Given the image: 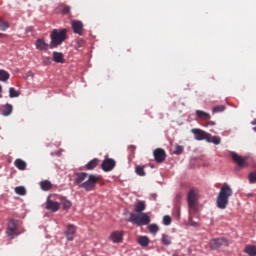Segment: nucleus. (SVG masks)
<instances>
[{
    "mask_svg": "<svg viewBox=\"0 0 256 256\" xmlns=\"http://www.w3.org/2000/svg\"><path fill=\"white\" fill-rule=\"evenodd\" d=\"M74 184L84 191H95L97 183H99L101 177L94 174H87V172H77L74 175Z\"/></svg>",
    "mask_w": 256,
    "mask_h": 256,
    "instance_id": "nucleus-1",
    "label": "nucleus"
},
{
    "mask_svg": "<svg viewBox=\"0 0 256 256\" xmlns=\"http://www.w3.org/2000/svg\"><path fill=\"white\" fill-rule=\"evenodd\" d=\"M233 195V189L227 183H224L218 193L216 203L219 209H227L229 197Z\"/></svg>",
    "mask_w": 256,
    "mask_h": 256,
    "instance_id": "nucleus-2",
    "label": "nucleus"
},
{
    "mask_svg": "<svg viewBox=\"0 0 256 256\" xmlns=\"http://www.w3.org/2000/svg\"><path fill=\"white\" fill-rule=\"evenodd\" d=\"M50 49H56L59 45H62L67 40V29H53L50 33Z\"/></svg>",
    "mask_w": 256,
    "mask_h": 256,
    "instance_id": "nucleus-3",
    "label": "nucleus"
},
{
    "mask_svg": "<svg viewBox=\"0 0 256 256\" xmlns=\"http://www.w3.org/2000/svg\"><path fill=\"white\" fill-rule=\"evenodd\" d=\"M128 221L129 223H132V225L143 227V225H149L151 223V217H149V214L147 213H130Z\"/></svg>",
    "mask_w": 256,
    "mask_h": 256,
    "instance_id": "nucleus-4",
    "label": "nucleus"
},
{
    "mask_svg": "<svg viewBox=\"0 0 256 256\" xmlns=\"http://www.w3.org/2000/svg\"><path fill=\"white\" fill-rule=\"evenodd\" d=\"M189 213H197L199 210V193L195 189H191L187 195Z\"/></svg>",
    "mask_w": 256,
    "mask_h": 256,
    "instance_id": "nucleus-5",
    "label": "nucleus"
},
{
    "mask_svg": "<svg viewBox=\"0 0 256 256\" xmlns=\"http://www.w3.org/2000/svg\"><path fill=\"white\" fill-rule=\"evenodd\" d=\"M191 133H193L196 141H207L209 137V133L205 132V130L199 129V128H193L191 130Z\"/></svg>",
    "mask_w": 256,
    "mask_h": 256,
    "instance_id": "nucleus-6",
    "label": "nucleus"
},
{
    "mask_svg": "<svg viewBox=\"0 0 256 256\" xmlns=\"http://www.w3.org/2000/svg\"><path fill=\"white\" fill-rule=\"evenodd\" d=\"M116 165L117 162H115L113 158H105L101 164V168L105 171V173H109V171H113V169H115Z\"/></svg>",
    "mask_w": 256,
    "mask_h": 256,
    "instance_id": "nucleus-7",
    "label": "nucleus"
},
{
    "mask_svg": "<svg viewBox=\"0 0 256 256\" xmlns=\"http://www.w3.org/2000/svg\"><path fill=\"white\" fill-rule=\"evenodd\" d=\"M231 157L234 163H236V165H238L240 169H243V167H247V158H244L235 152L231 153Z\"/></svg>",
    "mask_w": 256,
    "mask_h": 256,
    "instance_id": "nucleus-8",
    "label": "nucleus"
},
{
    "mask_svg": "<svg viewBox=\"0 0 256 256\" xmlns=\"http://www.w3.org/2000/svg\"><path fill=\"white\" fill-rule=\"evenodd\" d=\"M17 227H19V221L10 219L8 222L7 235H9V237H15Z\"/></svg>",
    "mask_w": 256,
    "mask_h": 256,
    "instance_id": "nucleus-9",
    "label": "nucleus"
},
{
    "mask_svg": "<svg viewBox=\"0 0 256 256\" xmlns=\"http://www.w3.org/2000/svg\"><path fill=\"white\" fill-rule=\"evenodd\" d=\"M77 233V226L73 224H68L66 226V231L64 232L67 241H73L75 234Z\"/></svg>",
    "mask_w": 256,
    "mask_h": 256,
    "instance_id": "nucleus-10",
    "label": "nucleus"
},
{
    "mask_svg": "<svg viewBox=\"0 0 256 256\" xmlns=\"http://www.w3.org/2000/svg\"><path fill=\"white\" fill-rule=\"evenodd\" d=\"M71 27H72V30H73V33H75L76 35H83V22L81 20H73L71 22Z\"/></svg>",
    "mask_w": 256,
    "mask_h": 256,
    "instance_id": "nucleus-11",
    "label": "nucleus"
},
{
    "mask_svg": "<svg viewBox=\"0 0 256 256\" xmlns=\"http://www.w3.org/2000/svg\"><path fill=\"white\" fill-rule=\"evenodd\" d=\"M153 155L156 163H163L167 157L165 150L161 148L155 149Z\"/></svg>",
    "mask_w": 256,
    "mask_h": 256,
    "instance_id": "nucleus-12",
    "label": "nucleus"
},
{
    "mask_svg": "<svg viewBox=\"0 0 256 256\" xmlns=\"http://www.w3.org/2000/svg\"><path fill=\"white\" fill-rule=\"evenodd\" d=\"M210 248L213 250L219 249V247H223V245H227V239L225 238H214L209 243Z\"/></svg>",
    "mask_w": 256,
    "mask_h": 256,
    "instance_id": "nucleus-13",
    "label": "nucleus"
},
{
    "mask_svg": "<svg viewBox=\"0 0 256 256\" xmlns=\"http://www.w3.org/2000/svg\"><path fill=\"white\" fill-rule=\"evenodd\" d=\"M125 236V232L120 231H114L110 234V240L112 243H123V237Z\"/></svg>",
    "mask_w": 256,
    "mask_h": 256,
    "instance_id": "nucleus-14",
    "label": "nucleus"
},
{
    "mask_svg": "<svg viewBox=\"0 0 256 256\" xmlns=\"http://www.w3.org/2000/svg\"><path fill=\"white\" fill-rule=\"evenodd\" d=\"M61 205L58 202H55L51 199H47L46 201V209L48 211H52V213H56V211H59Z\"/></svg>",
    "mask_w": 256,
    "mask_h": 256,
    "instance_id": "nucleus-15",
    "label": "nucleus"
},
{
    "mask_svg": "<svg viewBox=\"0 0 256 256\" xmlns=\"http://www.w3.org/2000/svg\"><path fill=\"white\" fill-rule=\"evenodd\" d=\"M35 45L38 51H48L49 47H51L44 39H37Z\"/></svg>",
    "mask_w": 256,
    "mask_h": 256,
    "instance_id": "nucleus-16",
    "label": "nucleus"
},
{
    "mask_svg": "<svg viewBox=\"0 0 256 256\" xmlns=\"http://www.w3.org/2000/svg\"><path fill=\"white\" fill-rule=\"evenodd\" d=\"M13 113V106L10 104H6L0 107V115H4L5 117L11 115Z\"/></svg>",
    "mask_w": 256,
    "mask_h": 256,
    "instance_id": "nucleus-17",
    "label": "nucleus"
},
{
    "mask_svg": "<svg viewBox=\"0 0 256 256\" xmlns=\"http://www.w3.org/2000/svg\"><path fill=\"white\" fill-rule=\"evenodd\" d=\"M196 117L198 119H202V121H209L211 119V115L203 110H196Z\"/></svg>",
    "mask_w": 256,
    "mask_h": 256,
    "instance_id": "nucleus-18",
    "label": "nucleus"
},
{
    "mask_svg": "<svg viewBox=\"0 0 256 256\" xmlns=\"http://www.w3.org/2000/svg\"><path fill=\"white\" fill-rule=\"evenodd\" d=\"M145 209H147V205L145 204V201H138L134 205L135 213H143Z\"/></svg>",
    "mask_w": 256,
    "mask_h": 256,
    "instance_id": "nucleus-19",
    "label": "nucleus"
},
{
    "mask_svg": "<svg viewBox=\"0 0 256 256\" xmlns=\"http://www.w3.org/2000/svg\"><path fill=\"white\" fill-rule=\"evenodd\" d=\"M14 165L19 171H25V169H27V162L23 161L21 158L16 159Z\"/></svg>",
    "mask_w": 256,
    "mask_h": 256,
    "instance_id": "nucleus-20",
    "label": "nucleus"
},
{
    "mask_svg": "<svg viewBox=\"0 0 256 256\" xmlns=\"http://www.w3.org/2000/svg\"><path fill=\"white\" fill-rule=\"evenodd\" d=\"M40 187L42 191H51L53 184L49 180H43L40 182Z\"/></svg>",
    "mask_w": 256,
    "mask_h": 256,
    "instance_id": "nucleus-21",
    "label": "nucleus"
},
{
    "mask_svg": "<svg viewBox=\"0 0 256 256\" xmlns=\"http://www.w3.org/2000/svg\"><path fill=\"white\" fill-rule=\"evenodd\" d=\"M97 165H99V159L94 158L92 160H90L87 164H86V169L88 171H93V169H95V167H97Z\"/></svg>",
    "mask_w": 256,
    "mask_h": 256,
    "instance_id": "nucleus-22",
    "label": "nucleus"
},
{
    "mask_svg": "<svg viewBox=\"0 0 256 256\" xmlns=\"http://www.w3.org/2000/svg\"><path fill=\"white\" fill-rule=\"evenodd\" d=\"M244 253L249 256H256V246L255 245H247L244 249Z\"/></svg>",
    "mask_w": 256,
    "mask_h": 256,
    "instance_id": "nucleus-23",
    "label": "nucleus"
},
{
    "mask_svg": "<svg viewBox=\"0 0 256 256\" xmlns=\"http://www.w3.org/2000/svg\"><path fill=\"white\" fill-rule=\"evenodd\" d=\"M53 61H55V63H65V59L63 58V53L53 52Z\"/></svg>",
    "mask_w": 256,
    "mask_h": 256,
    "instance_id": "nucleus-24",
    "label": "nucleus"
},
{
    "mask_svg": "<svg viewBox=\"0 0 256 256\" xmlns=\"http://www.w3.org/2000/svg\"><path fill=\"white\" fill-rule=\"evenodd\" d=\"M206 141L207 143H213L214 145H221V138L219 136H212L209 134V137Z\"/></svg>",
    "mask_w": 256,
    "mask_h": 256,
    "instance_id": "nucleus-25",
    "label": "nucleus"
},
{
    "mask_svg": "<svg viewBox=\"0 0 256 256\" xmlns=\"http://www.w3.org/2000/svg\"><path fill=\"white\" fill-rule=\"evenodd\" d=\"M11 75L6 70L0 69V81H9Z\"/></svg>",
    "mask_w": 256,
    "mask_h": 256,
    "instance_id": "nucleus-26",
    "label": "nucleus"
},
{
    "mask_svg": "<svg viewBox=\"0 0 256 256\" xmlns=\"http://www.w3.org/2000/svg\"><path fill=\"white\" fill-rule=\"evenodd\" d=\"M138 243L141 247H147V245H149V238L147 236H140L138 238Z\"/></svg>",
    "mask_w": 256,
    "mask_h": 256,
    "instance_id": "nucleus-27",
    "label": "nucleus"
},
{
    "mask_svg": "<svg viewBox=\"0 0 256 256\" xmlns=\"http://www.w3.org/2000/svg\"><path fill=\"white\" fill-rule=\"evenodd\" d=\"M61 204L63 205V209H71L73 203L69 201L67 198L62 197L61 198Z\"/></svg>",
    "mask_w": 256,
    "mask_h": 256,
    "instance_id": "nucleus-28",
    "label": "nucleus"
},
{
    "mask_svg": "<svg viewBox=\"0 0 256 256\" xmlns=\"http://www.w3.org/2000/svg\"><path fill=\"white\" fill-rule=\"evenodd\" d=\"M161 241L163 245L169 246L171 245V236L167 234H162Z\"/></svg>",
    "mask_w": 256,
    "mask_h": 256,
    "instance_id": "nucleus-29",
    "label": "nucleus"
},
{
    "mask_svg": "<svg viewBox=\"0 0 256 256\" xmlns=\"http://www.w3.org/2000/svg\"><path fill=\"white\" fill-rule=\"evenodd\" d=\"M9 29V22L0 18V31H7Z\"/></svg>",
    "mask_w": 256,
    "mask_h": 256,
    "instance_id": "nucleus-30",
    "label": "nucleus"
},
{
    "mask_svg": "<svg viewBox=\"0 0 256 256\" xmlns=\"http://www.w3.org/2000/svg\"><path fill=\"white\" fill-rule=\"evenodd\" d=\"M135 173H137L140 177H145V167L144 166H136Z\"/></svg>",
    "mask_w": 256,
    "mask_h": 256,
    "instance_id": "nucleus-31",
    "label": "nucleus"
},
{
    "mask_svg": "<svg viewBox=\"0 0 256 256\" xmlns=\"http://www.w3.org/2000/svg\"><path fill=\"white\" fill-rule=\"evenodd\" d=\"M15 193L17 195H22L23 196V195H27V190L23 186H18V187L15 188Z\"/></svg>",
    "mask_w": 256,
    "mask_h": 256,
    "instance_id": "nucleus-32",
    "label": "nucleus"
},
{
    "mask_svg": "<svg viewBox=\"0 0 256 256\" xmlns=\"http://www.w3.org/2000/svg\"><path fill=\"white\" fill-rule=\"evenodd\" d=\"M9 97H11V99L19 97V92L15 88L11 87L9 88Z\"/></svg>",
    "mask_w": 256,
    "mask_h": 256,
    "instance_id": "nucleus-33",
    "label": "nucleus"
},
{
    "mask_svg": "<svg viewBox=\"0 0 256 256\" xmlns=\"http://www.w3.org/2000/svg\"><path fill=\"white\" fill-rule=\"evenodd\" d=\"M148 231L150 233L155 234L159 231V226H157V224H151V225L148 226Z\"/></svg>",
    "mask_w": 256,
    "mask_h": 256,
    "instance_id": "nucleus-34",
    "label": "nucleus"
},
{
    "mask_svg": "<svg viewBox=\"0 0 256 256\" xmlns=\"http://www.w3.org/2000/svg\"><path fill=\"white\" fill-rule=\"evenodd\" d=\"M185 151V148L181 145H176L174 149V155H181Z\"/></svg>",
    "mask_w": 256,
    "mask_h": 256,
    "instance_id": "nucleus-35",
    "label": "nucleus"
},
{
    "mask_svg": "<svg viewBox=\"0 0 256 256\" xmlns=\"http://www.w3.org/2000/svg\"><path fill=\"white\" fill-rule=\"evenodd\" d=\"M225 111V106L219 105L213 108V113H223Z\"/></svg>",
    "mask_w": 256,
    "mask_h": 256,
    "instance_id": "nucleus-36",
    "label": "nucleus"
},
{
    "mask_svg": "<svg viewBox=\"0 0 256 256\" xmlns=\"http://www.w3.org/2000/svg\"><path fill=\"white\" fill-rule=\"evenodd\" d=\"M249 183H256V171L249 174Z\"/></svg>",
    "mask_w": 256,
    "mask_h": 256,
    "instance_id": "nucleus-37",
    "label": "nucleus"
},
{
    "mask_svg": "<svg viewBox=\"0 0 256 256\" xmlns=\"http://www.w3.org/2000/svg\"><path fill=\"white\" fill-rule=\"evenodd\" d=\"M171 221H172L171 216L166 215V216L163 217L164 225H166V226L171 225Z\"/></svg>",
    "mask_w": 256,
    "mask_h": 256,
    "instance_id": "nucleus-38",
    "label": "nucleus"
},
{
    "mask_svg": "<svg viewBox=\"0 0 256 256\" xmlns=\"http://www.w3.org/2000/svg\"><path fill=\"white\" fill-rule=\"evenodd\" d=\"M63 15H68V13H71V7L70 6H64L62 8Z\"/></svg>",
    "mask_w": 256,
    "mask_h": 256,
    "instance_id": "nucleus-39",
    "label": "nucleus"
},
{
    "mask_svg": "<svg viewBox=\"0 0 256 256\" xmlns=\"http://www.w3.org/2000/svg\"><path fill=\"white\" fill-rule=\"evenodd\" d=\"M189 223H190V225H192V227H195V225H197V223L195 221H193L192 217H189Z\"/></svg>",
    "mask_w": 256,
    "mask_h": 256,
    "instance_id": "nucleus-40",
    "label": "nucleus"
},
{
    "mask_svg": "<svg viewBox=\"0 0 256 256\" xmlns=\"http://www.w3.org/2000/svg\"><path fill=\"white\" fill-rule=\"evenodd\" d=\"M51 64V58L44 59V65H50Z\"/></svg>",
    "mask_w": 256,
    "mask_h": 256,
    "instance_id": "nucleus-41",
    "label": "nucleus"
},
{
    "mask_svg": "<svg viewBox=\"0 0 256 256\" xmlns=\"http://www.w3.org/2000/svg\"><path fill=\"white\" fill-rule=\"evenodd\" d=\"M175 201L178 204L181 203V194L176 195Z\"/></svg>",
    "mask_w": 256,
    "mask_h": 256,
    "instance_id": "nucleus-42",
    "label": "nucleus"
},
{
    "mask_svg": "<svg viewBox=\"0 0 256 256\" xmlns=\"http://www.w3.org/2000/svg\"><path fill=\"white\" fill-rule=\"evenodd\" d=\"M81 43H83V40H80V41L78 42V45H76L77 51H79V49H80V47H81Z\"/></svg>",
    "mask_w": 256,
    "mask_h": 256,
    "instance_id": "nucleus-43",
    "label": "nucleus"
},
{
    "mask_svg": "<svg viewBox=\"0 0 256 256\" xmlns=\"http://www.w3.org/2000/svg\"><path fill=\"white\" fill-rule=\"evenodd\" d=\"M1 93H3V87H2L1 84H0V97H3V96L1 95Z\"/></svg>",
    "mask_w": 256,
    "mask_h": 256,
    "instance_id": "nucleus-44",
    "label": "nucleus"
},
{
    "mask_svg": "<svg viewBox=\"0 0 256 256\" xmlns=\"http://www.w3.org/2000/svg\"><path fill=\"white\" fill-rule=\"evenodd\" d=\"M208 125H212V126H213V125H215V122L209 121V122H208Z\"/></svg>",
    "mask_w": 256,
    "mask_h": 256,
    "instance_id": "nucleus-45",
    "label": "nucleus"
},
{
    "mask_svg": "<svg viewBox=\"0 0 256 256\" xmlns=\"http://www.w3.org/2000/svg\"><path fill=\"white\" fill-rule=\"evenodd\" d=\"M251 123L252 125H256V120L252 121Z\"/></svg>",
    "mask_w": 256,
    "mask_h": 256,
    "instance_id": "nucleus-46",
    "label": "nucleus"
},
{
    "mask_svg": "<svg viewBox=\"0 0 256 256\" xmlns=\"http://www.w3.org/2000/svg\"><path fill=\"white\" fill-rule=\"evenodd\" d=\"M130 149H135V146H130Z\"/></svg>",
    "mask_w": 256,
    "mask_h": 256,
    "instance_id": "nucleus-47",
    "label": "nucleus"
},
{
    "mask_svg": "<svg viewBox=\"0 0 256 256\" xmlns=\"http://www.w3.org/2000/svg\"><path fill=\"white\" fill-rule=\"evenodd\" d=\"M253 131H256V127L253 128Z\"/></svg>",
    "mask_w": 256,
    "mask_h": 256,
    "instance_id": "nucleus-48",
    "label": "nucleus"
},
{
    "mask_svg": "<svg viewBox=\"0 0 256 256\" xmlns=\"http://www.w3.org/2000/svg\"><path fill=\"white\" fill-rule=\"evenodd\" d=\"M0 37H1V33H0Z\"/></svg>",
    "mask_w": 256,
    "mask_h": 256,
    "instance_id": "nucleus-49",
    "label": "nucleus"
}]
</instances>
